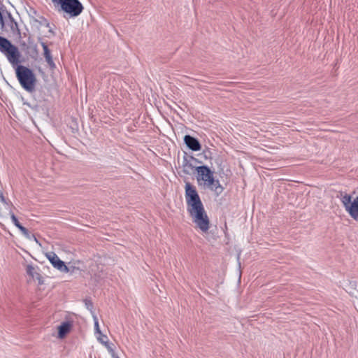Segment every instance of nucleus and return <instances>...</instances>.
<instances>
[{
    "label": "nucleus",
    "instance_id": "f257e3e1",
    "mask_svg": "<svg viewBox=\"0 0 358 358\" xmlns=\"http://www.w3.org/2000/svg\"><path fill=\"white\" fill-rule=\"evenodd\" d=\"M185 189L187 210L193 222L201 231L207 232L209 229L210 222L196 187L186 182Z\"/></svg>",
    "mask_w": 358,
    "mask_h": 358
},
{
    "label": "nucleus",
    "instance_id": "f03ea898",
    "mask_svg": "<svg viewBox=\"0 0 358 358\" xmlns=\"http://www.w3.org/2000/svg\"><path fill=\"white\" fill-rule=\"evenodd\" d=\"M58 11L63 12L64 18L76 17L83 11L84 7L79 0H51Z\"/></svg>",
    "mask_w": 358,
    "mask_h": 358
},
{
    "label": "nucleus",
    "instance_id": "7ed1b4c3",
    "mask_svg": "<svg viewBox=\"0 0 358 358\" xmlns=\"http://www.w3.org/2000/svg\"><path fill=\"white\" fill-rule=\"evenodd\" d=\"M197 171V181L199 185L207 187L217 194L222 191L219 181L215 180L213 176V172L207 166H201L196 168Z\"/></svg>",
    "mask_w": 358,
    "mask_h": 358
},
{
    "label": "nucleus",
    "instance_id": "20e7f679",
    "mask_svg": "<svg viewBox=\"0 0 358 358\" xmlns=\"http://www.w3.org/2000/svg\"><path fill=\"white\" fill-rule=\"evenodd\" d=\"M16 77L24 90L28 92L35 90L36 77L31 69L22 65H17L15 69Z\"/></svg>",
    "mask_w": 358,
    "mask_h": 358
},
{
    "label": "nucleus",
    "instance_id": "39448f33",
    "mask_svg": "<svg viewBox=\"0 0 358 358\" xmlns=\"http://www.w3.org/2000/svg\"><path fill=\"white\" fill-rule=\"evenodd\" d=\"M0 52L5 55L8 61L13 65L21 62L20 52L17 46L13 45L8 38L0 36Z\"/></svg>",
    "mask_w": 358,
    "mask_h": 358
},
{
    "label": "nucleus",
    "instance_id": "423d86ee",
    "mask_svg": "<svg viewBox=\"0 0 358 358\" xmlns=\"http://www.w3.org/2000/svg\"><path fill=\"white\" fill-rule=\"evenodd\" d=\"M338 198L349 215L358 221V192L352 194L341 193Z\"/></svg>",
    "mask_w": 358,
    "mask_h": 358
},
{
    "label": "nucleus",
    "instance_id": "0eeeda50",
    "mask_svg": "<svg viewBox=\"0 0 358 358\" xmlns=\"http://www.w3.org/2000/svg\"><path fill=\"white\" fill-rule=\"evenodd\" d=\"M47 257L53 267L59 270L60 272L68 273L69 271L68 266L58 257L55 253L51 252L48 254Z\"/></svg>",
    "mask_w": 358,
    "mask_h": 358
},
{
    "label": "nucleus",
    "instance_id": "6e6552de",
    "mask_svg": "<svg viewBox=\"0 0 358 358\" xmlns=\"http://www.w3.org/2000/svg\"><path fill=\"white\" fill-rule=\"evenodd\" d=\"M4 22L5 26L9 27L11 34L19 38L21 37V31L20 29H19L18 24L9 11L6 13Z\"/></svg>",
    "mask_w": 358,
    "mask_h": 358
},
{
    "label": "nucleus",
    "instance_id": "1a4fd4ad",
    "mask_svg": "<svg viewBox=\"0 0 358 358\" xmlns=\"http://www.w3.org/2000/svg\"><path fill=\"white\" fill-rule=\"evenodd\" d=\"M196 158L192 156L185 155L183 157V172L187 174H192L195 170Z\"/></svg>",
    "mask_w": 358,
    "mask_h": 358
},
{
    "label": "nucleus",
    "instance_id": "9d476101",
    "mask_svg": "<svg viewBox=\"0 0 358 358\" xmlns=\"http://www.w3.org/2000/svg\"><path fill=\"white\" fill-rule=\"evenodd\" d=\"M184 142L187 147L192 151H199L201 149V146L199 141L191 136H185Z\"/></svg>",
    "mask_w": 358,
    "mask_h": 358
},
{
    "label": "nucleus",
    "instance_id": "9b49d317",
    "mask_svg": "<svg viewBox=\"0 0 358 358\" xmlns=\"http://www.w3.org/2000/svg\"><path fill=\"white\" fill-rule=\"evenodd\" d=\"M41 45L43 49V55L45 59L46 62L48 63L50 69H55L56 68V65L55 62L53 61L52 56L50 49L48 45L43 41H41Z\"/></svg>",
    "mask_w": 358,
    "mask_h": 358
},
{
    "label": "nucleus",
    "instance_id": "f8f14e48",
    "mask_svg": "<svg viewBox=\"0 0 358 358\" xmlns=\"http://www.w3.org/2000/svg\"><path fill=\"white\" fill-rule=\"evenodd\" d=\"M9 213L10 215L11 220L13 223V224L22 232V234L24 235H29V230L23 227L18 221L17 217L15 215V214L10 210Z\"/></svg>",
    "mask_w": 358,
    "mask_h": 358
},
{
    "label": "nucleus",
    "instance_id": "ddd939ff",
    "mask_svg": "<svg viewBox=\"0 0 358 358\" xmlns=\"http://www.w3.org/2000/svg\"><path fill=\"white\" fill-rule=\"evenodd\" d=\"M71 324L69 322H62L58 327V337L64 338L70 331Z\"/></svg>",
    "mask_w": 358,
    "mask_h": 358
},
{
    "label": "nucleus",
    "instance_id": "4468645a",
    "mask_svg": "<svg viewBox=\"0 0 358 358\" xmlns=\"http://www.w3.org/2000/svg\"><path fill=\"white\" fill-rule=\"evenodd\" d=\"M35 21L37 22L41 26H45L46 27H49L50 28L49 31L51 33H53L52 29L50 27V22L44 17L40 16L39 18L35 20Z\"/></svg>",
    "mask_w": 358,
    "mask_h": 358
},
{
    "label": "nucleus",
    "instance_id": "2eb2a0df",
    "mask_svg": "<svg viewBox=\"0 0 358 358\" xmlns=\"http://www.w3.org/2000/svg\"><path fill=\"white\" fill-rule=\"evenodd\" d=\"M103 345L107 348L108 351L109 352V353L110 354L112 357H113V355L114 356L117 355L114 349L112 347V344L109 343L108 341H107Z\"/></svg>",
    "mask_w": 358,
    "mask_h": 358
},
{
    "label": "nucleus",
    "instance_id": "dca6fc26",
    "mask_svg": "<svg viewBox=\"0 0 358 358\" xmlns=\"http://www.w3.org/2000/svg\"><path fill=\"white\" fill-rule=\"evenodd\" d=\"M7 12H8L7 10H4L3 13H0V24H1V29H3L5 27L4 21L6 19V15Z\"/></svg>",
    "mask_w": 358,
    "mask_h": 358
},
{
    "label": "nucleus",
    "instance_id": "f3484780",
    "mask_svg": "<svg viewBox=\"0 0 358 358\" xmlns=\"http://www.w3.org/2000/svg\"><path fill=\"white\" fill-rule=\"evenodd\" d=\"M97 338V340L99 343H101V344H103L104 343H106L107 341H108V337L106 335H104L102 334V332H101L100 334H99V336L96 337Z\"/></svg>",
    "mask_w": 358,
    "mask_h": 358
},
{
    "label": "nucleus",
    "instance_id": "a211bd4d",
    "mask_svg": "<svg viewBox=\"0 0 358 358\" xmlns=\"http://www.w3.org/2000/svg\"><path fill=\"white\" fill-rule=\"evenodd\" d=\"M0 201L1 203H3L7 208H10V206L11 205V203L10 201H7L6 198L4 197L2 192H0Z\"/></svg>",
    "mask_w": 358,
    "mask_h": 358
},
{
    "label": "nucleus",
    "instance_id": "6ab92c4d",
    "mask_svg": "<svg viewBox=\"0 0 358 358\" xmlns=\"http://www.w3.org/2000/svg\"><path fill=\"white\" fill-rule=\"evenodd\" d=\"M94 331H95V334H100L101 331L100 330V328H99V321H98V319L96 317V316H94Z\"/></svg>",
    "mask_w": 358,
    "mask_h": 358
},
{
    "label": "nucleus",
    "instance_id": "aec40b11",
    "mask_svg": "<svg viewBox=\"0 0 358 358\" xmlns=\"http://www.w3.org/2000/svg\"><path fill=\"white\" fill-rule=\"evenodd\" d=\"M26 270L28 275L34 277V268L31 265H28Z\"/></svg>",
    "mask_w": 358,
    "mask_h": 358
},
{
    "label": "nucleus",
    "instance_id": "412c9836",
    "mask_svg": "<svg viewBox=\"0 0 358 358\" xmlns=\"http://www.w3.org/2000/svg\"><path fill=\"white\" fill-rule=\"evenodd\" d=\"M25 238H27V239L30 240V241H36L37 243H38L37 238H36L35 235L34 234H31L29 231V235H24V236Z\"/></svg>",
    "mask_w": 358,
    "mask_h": 358
},
{
    "label": "nucleus",
    "instance_id": "4be33fe9",
    "mask_svg": "<svg viewBox=\"0 0 358 358\" xmlns=\"http://www.w3.org/2000/svg\"><path fill=\"white\" fill-rule=\"evenodd\" d=\"M25 238H27V239L30 240V241H36L37 243H38L37 238H36L35 235L34 234H31L29 231V235H24V236Z\"/></svg>",
    "mask_w": 358,
    "mask_h": 358
},
{
    "label": "nucleus",
    "instance_id": "5701e85b",
    "mask_svg": "<svg viewBox=\"0 0 358 358\" xmlns=\"http://www.w3.org/2000/svg\"><path fill=\"white\" fill-rule=\"evenodd\" d=\"M4 10H7L6 6L3 4L0 6V13H3Z\"/></svg>",
    "mask_w": 358,
    "mask_h": 358
},
{
    "label": "nucleus",
    "instance_id": "b1692460",
    "mask_svg": "<svg viewBox=\"0 0 358 358\" xmlns=\"http://www.w3.org/2000/svg\"><path fill=\"white\" fill-rule=\"evenodd\" d=\"M177 160L179 162V152H178Z\"/></svg>",
    "mask_w": 358,
    "mask_h": 358
},
{
    "label": "nucleus",
    "instance_id": "393cba45",
    "mask_svg": "<svg viewBox=\"0 0 358 358\" xmlns=\"http://www.w3.org/2000/svg\"><path fill=\"white\" fill-rule=\"evenodd\" d=\"M112 358H120V357L117 355H115V356L113 355V357H112Z\"/></svg>",
    "mask_w": 358,
    "mask_h": 358
}]
</instances>
